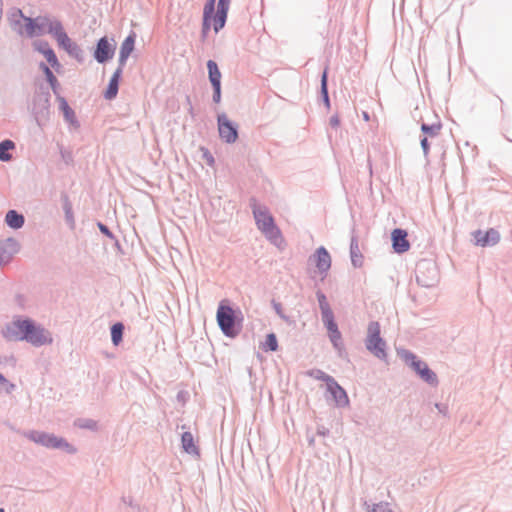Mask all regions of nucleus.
I'll use <instances>...</instances> for the list:
<instances>
[{"instance_id": "nucleus-1", "label": "nucleus", "mask_w": 512, "mask_h": 512, "mask_svg": "<svg viewBox=\"0 0 512 512\" xmlns=\"http://www.w3.org/2000/svg\"><path fill=\"white\" fill-rule=\"evenodd\" d=\"M2 335L7 340L25 341L34 347L51 345L53 337L43 325L28 316L16 315L6 324Z\"/></svg>"}, {"instance_id": "nucleus-2", "label": "nucleus", "mask_w": 512, "mask_h": 512, "mask_svg": "<svg viewBox=\"0 0 512 512\" xmlns=\"http://www.w3.org/2000/svg\"><path fill=\"white\" fill-rule=\"evenodd\" d=\"M244 316L238 306L229 299H222L218 303L216 322L222 334L230 339L236 338L242 331Z\"/></svg>"}, {"instance_id": "nucleus-3", "label": "nucleus", "mask_w": 512, "mask_h": 512, "mask_svg": "<svg viewBox=\"0 0 512 512\" xmlns=\"http://www.w3.org/2000/svg\"><path fill=\"white\" fill-rule=\"evenodd\" d=\"M249 207L258 230L271 244L279 247L284 242V238L268 207L261 205L255 197L249 199Z\"/></svg>"}, {"instance_id": "nucleus-4", "label": "nucleus", "mask_w": 512, "mask_h": 512, "mask_svg": "<svg viewBox=\"0 0 512 512\" xmlns=\"http://www.w3.org/2000/svg\"><path fill=\"white\" fill-rule=\"evenodd\" d=\"M396 353L420 380L431 387L438 386L439 379L436 372L416 353L403 347L396 348Z\"/></svg>"}, {"instance_id": "nucleus-5", "label": "nucleus", "mask_w": 512, "mask_h": 512, "mask_svg": "<svg viewBox=\"0 0 512 512\" xmlns=\"http://www.w3.org/2000/svg\"><path fill=\"white\" fill-rule=\"evenodd\" d=\"M31 115L40 129H44L50 122L51 94L44 84L39 85L32 96Z\"/></svg>"}, {"instance_id": "nucleus-6", "label": "nucleus", "mask_w": 512, "mask_h": 512, "mask_svg": "<svg viewBox=\"0 0 512 512\" xmlns=\"http://www.w3.org/2000/svg\"><path fill=\"white\" fill-rule=\"evenodd\" d=\"M23 436L47 449L62 450L70 455L77 453V448L73 444L69 443L66 438L54 433L42 430H29L25 431Z\"/></svg>"}, {"instance_id": "nucleus-7", "label": "nucleus", "mask_w": 512, "mask_h": 512, "mask_svg": "<svg viewBox=\"0 0 512 512\" xmlns=\"http://www.w3.org/2000/svg\"><path fill=\"white\" fill-rule=\"evenodd\" d=\"M62 22L57 18H51L49 15H38L36 17L28 16L25 19L21 37L25 36L29 39L50 34L55 36L54 29L60 27Z\"/></svg>"}, {"instance_id": "nucleus-8", "label": "nucleus", "mask_w": 512, "mask_h": 512, "mask_svg": "<svg viewBox=\"0 0 512 512\" xmlns=\"http://www.w3.org/2000/svg\"><path fill=\"white\" fill-rule=\"evenodd\" d=\"M366 349L379 360L387 361V343L381 336V326L378 321H370L365 338Z\"/></svg>"}, {"instance_id": "nucleus-9", "label": "nucleus", "mask_w": 512, "mask_h": 512, "mask_svg": "<svg viewBox=\"0 0 512 512\" xmlns=\"http://www.w3.org/2000/svg\"><path fill=\"white\" fill-rule=\"evenodd\" d=\"M416 282L424 288H432L437 285L440 273L437 263L433 259H420L415 268Z\"/></svg>"}, {"instance_id": "nucleus-10", "label": "nucleus", "mask_w": 512, "mask_h": 512, "mask_svg": "<svg viewBox=\"0 0 512 512\" xmlns=\"http://www.w3.org/2000/svg\"><path fill=\"white\" fill-rule=\"evenodd\" d=\"M116 49L117 42L114 37L104 35L96 40L94 46L91 48V54L98 64L105 65L114 58Z\"/></svg>"}, {"instance_id": "nucleus-11", "label": "nucleus", "mask_w": 512, "mask_h": 512, "mask_svg": "<svg viewBox=\"0 0 512 512\" xmlns=\"http://www.w3.org/2000/svg\"><path fill=\"white\" fill-rule=\"evenodd\" d=\"M54 33L55 36L53 38L56 40L59 49L65 51L71 58L82 64L85 61L84 51L69 37L63 24L57 27V29L55 28Z\"/></svg>"}, {"instance_id": "nucleus-12", "label": "nucleus", "mask_w": 512, "mask_h": 512, "mask_svg": "<svg viewBox=\"0 0 512 512\" xmlns=\"http://www.w3.org/2000/svg\"><path fill=\"white\" fill-rule=\"evenodd\" d=\"M218 134L221 141L226 144H234L239 138V125L228 118L226 113L217 115Z\"/></svg>"}, {"instance_id": "nucleus-13", "label": "nucleus", "mask_w": 512, "mask_h": 512, "mask_svg": "<svg viewBox=\"0 0 512 512\" xmlns=\"http://www.w3.org/2000/svg\"><path fill=\"white\" fill-rule=\"evenodd\" d=\"M316 298L318 301L319 309L321 311V320L326 328L327 332L335 330L338 327V324L335 320V316L333 310L331 309L327 297L325 293L321 290L316 291Z\"/></svg>"}, {"instance_id": "nucleus-14", "label": "nucleus", "mask_w": 512, "mask_h": 512, "mask_svg": "<svg viewBox=\"0 0 512 512\" xmlns=\"http://www.w3.org/2000/svg\"><path fill=\"white\" fill-rule=\"evenodd\" d=\"M325 398L327 401H333L337 408H346L350 405L347 391L335 379L326 386Z\"/></svg>"}, {"instance_id": "nucleus-15", "label": "nucleus", "mask_w": 512, "mask_h": 512, "mask_svg": "<svg viewBox=\"0 0 512 512\" xmlns=\"http://www.w3.org/2000/svg\"><path fill=\"white\" fill-rule=\"evenodd\" d=\"M309 261H312L317 268L322 279L326 278L332 265V258L329 251L324 246H319L315 249L312 255L309 257Z\"/></svg>"}, {"instance_id": "nucleus-16", "label": "nucleus", "mask_w": 512, "mask_h": 512, "mask_svg": "<svg viewBox=\"0 0 512 512\" xmlns=\"http://www.w3.org/2000/svg\"><path fill=\"white\" fill-rule=\"evenodd\" d=\"M472 235L474 244L480 247H492L500 241V233L495 228H489L485 231L478 229Z\"/></svg>"}, {"instance_id": "nucleus-17", "label": "nucleus", "mask_w": 512, "mask_h": 512, "mask_svg": "<svg viewBox=\"0 0 512 512\" xmlns=\"http://www.w3.org/2000/svg\"><path fill=\"white\" fill-rule=\"evenodd\" d=\"M225 25L226 23L222 20H218L214 15L203 11L200 31L201 41L204 42L207 39L212 29L214 30L215 34H218L225 27Z\"/></svg>"}, {"instance_id": "nucleus-18", "label": "nucleus", "mask_w": 512, "mask_h": 512, "mask_svg": "<svg viewBox=\"0 0 512 512\" xmlns=\"http://www.w3.org/2000/svg\"><path fill=\"white\" fill-rule=\"evenodd\" d=\"M20 248V243L14 237L0 240V267L10 263Z\"/></svg>"}, {"instance_id": "nucleus-19", "label": "nucleus", "mask_w": 512, "mask_h": 512, "mask_svg": "<svg viewBox=\"0 0 512 512\" xmlns=\"http://www.w3.org/2000/svg\"><path fill=\"white\" fill-rule=\"evenodd\" d=\"M392 249L397 254L407 252L411 245L408 240V232L403 228H395L391 232Z\"/></svg>"}, {"instance_id": "nucleus-20", "label": "nucleus", "mask_w": 512, "mask_h": 512, "mask_svg": "<svg viewBox=\"0 0 512 512\" xmlns=\"http://www.w3.org/2000/svg\"><path fill=\"white\" fill-rule=\"evenodd\" d=\"M58 102L59 112L62 114L64 121L70 126L71 129L77 130L81 124L78 120L74 109L69 105L67 99L62 96L56 99Z\"/></svg>"}, {"instance_id": "nucleus-21", "label": "nucleus", "mask_w": 512, "mask_h": 512, "mask_svg": "<svg viewBox=\"0 0 512 512\" xmlns=\"http://www.w3.org/2000/svg\"><path fill=\"white\" fill-rule=\"evenodd\" d=\"M329 66L326 65L320 75V88L318 101L323 103L327 110L331 109V99L329 95Z\"/></svg>"}, {"instance_id": "nucleus-22", "label": "nucleus", "mask_w": 512, "mask_h": 512, "mask_svg": "<svg viewBox=\"0 0 512 512\" xmlns=\"http://www.w3.org/2000/svg\"><path fill=\"white\" fill-rule=\"evenodd\" d=\"M122 78L123 73L120 72V70H114L108 81L106 88L102 92V96L105 100L111 101L117 97Z\"/></svg>"}, {"instance_id": "nucleus-23", "label": "nucleus", "mask_w": 512, "mask_h": 512, "mask_svg": "<svg viewBox=\"0 0 512 512\" xmlns=\"http://www.w3.org/2000/svg\"><path fill=\"white\" fill-rule=\"evenodd\" d=\"M27 18L28 16L18 7H11L7 12L9 25L19 36L22 34L25 19Z\"/></svg>"}, {"instance_id": "nucleus-24", "label": "nucleus", "mask_w": 512, "mask_h": 512, "mask_svg": "<svg viewBox=\"0 0 512 512\" xmlns=\"http://www.w3.org/2000/svg\"><path fill=\"white\" fill-rule=\"evenodd\" d=\"M39 70L43 73L48 84L47 87L52 90L56 99H58V97H62L60 94L61 85L53 70L43 61L39 63Z\"/></svg>"}, {"instance_id": "nucleus-25", "label": "nucleus", "mask_w": 512, "mask_h": 512, "mask_svg": "<svg viewBox=\"0 0 512 512\" xmlns=\"http://www.w3.org/2000/svg\"><path fill=\"white\" fill-rule=\"evenodd\" d=\"M181 449L186 454L200 456V448L196 445L194 436L190 431H184L181 434Z\"/></svg>"}, {"instance_id": "nucleus-26", "label": "nucleus", "mask_w": 512, "mask_h": 512, "mask_svg": "<svg viewBox=\"0 0 512 512\" xmlns=\"http://www.w3.org/2000/svg\"><path fill=\"white\" fill-rule=\"evenodd\" d=\"M350 259L354 268H360L363 265L364 256L360 251L358 237L352 234L350 239Z\"/></svg>"}, {"instance_id": "nucleus-27", "label": "nucleus", "mask_w": 512, "mask_h": 512, "mask_svg": "<svg viewBox=\"0 0 512 512\" xmlns=\"http://www.w3.org/2000/svg\"><path fill=\"white\" fill-rule=\"evenodd\" d=\"M4 222L9 228L19 230L25 224V217L21 212L15 209H10L5 215Z\"/></svg>"}, {"instance_id": "nucleus-28", "label": "nucleus", "mask_w": 512, "mask_h": 512, "mask_svg": "<svg viewBox=\"0 0 512 512\" xmlns=\"http://www.w3.org/2000/svg\"><path fill=\"white\" fill-rule=\"evenodd\" d=\"M61 202L64 211L65 222L69 226V228L73 230L75 228L73 207L69 199V196L65 192L61 193Z\"/></svg>"}, {"instance_id": "nucleus-29", "label": "nucleus", "mask_w": 512, "mask_h": 512, "mask_svg": "<svg viewBox=\"0 0 512 512\" xmlns=\"http://www.w3.org/2000/svg\"><path fill=\"white\" fill-rule=\"evenodd\" d=\"M109 329L112 345L118 347L123 342L125 325L122 321H116Z\"/></svg>"}, {"instance_id": "nucleus-30", "label": "nucleus", "mask_w": 512, "mask_h": 512, "mask_svg": "<svg viewBox=\"0 0 512 512\" xmlns=\"http://www.w3.org/2000/svg\"><path fill=\"white\" fill-rule=\"evenodd\" d=\"M208 79L211 86L221 85L222 74L216 61L209 59L206 62Z\"/></svg>"}, {"instance_id": "nucleus-31", "label": "nucleus", "mask_w": 512, "mask_h": 512, "mask_svg": "<svg viewBox=\"0 0 512 512\" xmlns=\"http://www.w3.org/2000/svg\"><path fill=\"white\" fill-rule=\"evenodd\" d=\"M442 127L443 124L440 120L431 124L422 122L420 125L421 135L433 139L440 134Z\"/></svg>"}, {"instance_id": "nucleus-32", "label": "nucleus", "mask_w": 512, "mask_h": 512, "mask_svg": "<svg viewBox=\"0 0 512 512\" xmlns=\"http://www.w3.org/2000/svg\"><path fill=\"white\" fill-rule=\"evenodd\" d=\"M230 2L231 0H218L217 6H214V9L210 14L214 15L218 20H222L227 23Z\"/></svg>"}, {"instance_id": "nucleus-33", "label": "nucleus", "mask_w": 512, "mask_h": 512, "mask_svg": "<svg viewBox=\"0 0 512 512\" xmlns=\"http://www.w3.org/2000/svg\"><path fill=\"white\" fill-rule=\"evenodd\" d=\"M136 38V32L134 30H130L129 34L124 38L120 45L119 53L131 56L135 50Z\"/></svg>"}, {"instance_id": "nucleus-34", "label": "nucleus", "mask_w": 512, "mask_h": 512, "mask_svg": "<svg viewBox=\"0 0 512 512\" xmlns=\"http://www.w3.org/2000/svg\"><path fill=\"white\" fill-rule=\"evenodd\" d=\"M260 348L263 352H276L279 349L277 335L274 332L267 333L265 339L260 343Z\"/></svg>"}, {"instance_id": "nucleus-35", "label": "nucleus", "mask_w": 512, "mask_h": 512, "mask_svg": "<svg viewBox=\"0 0 512 512\" xmlns=\"http://www.w3.org/2000/svg\"><path fill=\"white\" fill-rule=\"evenodd\" d=\"M16 148V144L11 139H4L0 141V161L9 162L12 160L13 155L9 152Z\"/></svg>"}, {"instance_id": "nucleus-36", "label": "nucleus", "mask_w": 512, "mask_h": 512, "mask_svg": "<svg viewBox=\"0 0 512 512\" xmlns=\"http://www.w3.org/2000/svg\"><path fill=\"white\" fill-rule=\"evenodd\" d=\"M365 508V512H393L390 508V504L385 501H380L379 503H371L368 500H363L362 503Z\"/></svg>"}, {"instance_id": "nucleus-37", "label": "nucleus", "mask_w": 512, "mask_h": 512, "mask_svg": "<svg viewBox=\"0 0 512 512\" xmlns=\"http://www.w3.org/2000/svg\"><path fill=\"white\" fill-rule=\"evenodd\" d=\"M32 46L34 51L43 55L45 59L54 52V49L47 40H35L33 41Z\"/></svg>"}, {"instance_id": "nucleus-38", "label": "nucleus", "mask_w": 512, "mask_h": 512, "mask_svg": "<svg viewBox=\"0 0 512 512\" xmlns=\"http://www.w3.org/2000/svg\"><path fill=\"white\" fill-rule=\"evenodd\" d=\"M309 377H312L318 381H322L326 386L332 382L335 378L321 369H310L306 372Z\"/></svg>"}, {"instance_id": "nucleus-39", "label": "nucleus", "mask_w": 512, "mask_h": 512, "mask_svg": "<svg viewBox=\"0 0 512 512\" xmlns=\"http://www.w3.org/2000/svg\"><path fill=\"white\" fill-rule=\"evenodd\" d=\"M46 61V64L53 70V72L55 71L58 74L63 73V66L60 63L55 51L52 52V54L49 55L48 58H46Z\"/></svg>"}, {"instance_id": "nucleus-40", "label": "nucleus", "mask_w": 512, "mask_h": 512, "mask_svg": "<svg viewBox=\"0 0 512 512\" xmlns=\"http://www.w3.org/2000/svg\"><path fill=\"white\" fill-rule=\"evenodd\" d=\"M271 305H272V308L274 309L275 313L283 320L285 321L286 323L288 324H292L294 323L293 320H291V318L285 314L284 310H283V307H282V304L278 301H276L275 299H272L271 300Z\"/></svg>"}, {"instance_id": "nucleus-41", "label": "nucleus", "mask_w": 512, "mask_h": 512, "mask_svg": "<svg viewBox=\"0 0 512 512\" xmlns=\"http://www.w3.org/2000/svg\"><path fill=\"white\" fill-rule=\"evenodd\" d=\"M59 152L61 159L64 161V163L67 166H73L74 165V155L73 152L69 149H66L63 145L58 144Z\"/></svg>"}, {"instance_id": "nucleus-42", "label": "nucleus", "mask_w": 512, "mask_h": 512, "mask_svg": "<svg viewBox=\"0 0 512 512\" xmlns=\"http://www.w3.org/2000/svg\"><path fill=\"white\" fill-rule=\"evenodd\" d=\"M200 151L202 153V159L209 167L215 166V158L207 147L201 146Z\"/></svg>"}, {"instance_id": "nucleus-43", "label": "nucleus", "mask_w": 512, "mask_h": 512, "mask_svg": "<svg viewBox=\"0 0 512 512\" xmlns=\"http://www.w3.org/2000/svg\"><path fill=\"white\" fill-rule=\"evenodd\" d=\"M327 336H328L332 346H337V344H340L341 342H343L342 333L339 330V328L332 330L330 332H327Z\"/></svg>"}, {"instance_id": "nucleus-44", "label": "nucleus", "mask_w": 512, "mask_h": 512, "mask_svg": "<svg viewBox=\"0 0 512 512\" xmlns=\"http://www.w3.org/2000/svg\"><path fill=\"white\" fill-rule=\"evenodd\" d=\"M96 226L98 227L100 233L109 239H115V234L111 231V229L104 224L102 221H97Z\"/></svg>"}, {"instance_id": "nucleus-45", "label": "nucleus", "mask_w": 512, "mask_h": 512, "mask_svg": "<svg viewBox=\"0 0 512 512\" xmlns=\"http://www.w3.org/2000/svg\"><path fill=\"white\" fill-rule=\"evenodd\" d=\"M80 428L96 431L98 429V422L93 419H83L79 424Z\"/></svg>"}, {"instance_id": "nucleus-46", "label": "nucleus", "mask_w": 512, "mask_h": 512, "mask_svg": "<svg viewBox=\"0 0 512 512\" xmlns=\"http://www.w3.org/2000/svg\"><path fill=\"white\" fill-rule=\"evenodd\" d=\"M420 146L423 151V155L426 159L429 157L431 144L429 142V138L425 136H420Z\"/></svg>"}, {"instance_id": "nucleus-47", "label": "nucleus", "mask_w": 512, "mask_h": 512, "mask_svg": "<svg viewBox=\"0 0 512 512\" xmlns=\"http://www.w3.org/2000/svg\"><path fill=\"white\" fill-rule=\"evenodd\" d=\"M212 87V101L215 104H219L222 99V85L211 86Z\"/></svg>"}, {"instance_id": "nucleus-48", "label": "nucleus", "mask_w": 512, "mask_h": 512, "mask_svg": "<svg viewBox=\"0 0 512 512\" xmlns=\"http://www.w3.org/2000/svg\"><path fill=\"white\" fill-rule=\"evenodd\" d=\"M129 57H130V55H125V54L119 53L118 54V66L115 70H120V72L123 73Z\"/></svg>"}, {"instance_id": "nucleus-49", "label": "nucleus", "mask_w": 512, "mask_h": 512, "mask_svg": "<svg viewBox=\"0 0 512 512\" xmlns=\"http://www.w3.org/2000/svg\"><path fill=\"white\" fill-rule=\"evenodd\" d=\"M333 348L336 350L338 356L342 359L348 358V353L346 351L344 342H341L340 344H337V346H333Z\"/></svg>"}, {"instance_id": "nucleus-50", "label": "nucleus", "mask_w": 512, "mask_h": 512, "mask_svg": "<svg viewBox=\"0 0 512 512\" xmlns=\"http://www.w3.org/2000/svg\"><path fill=\"white\" fill-rule=\"evenodd\" d=\"M3 386H9L6 388V391L9 393L11 390L15 388V385L12 384L1 372H0V388Z\"/></svg>"}, {"instance_id": "nucleus-51", "label": "nucleus", "mask_w": 512, "mask_h": 512, "mask_svg": "<svg viewBox=\"0 0 512 512\" xmlns=\"http://www.w3.org/2000/svg\"><path fill=\"white\" fill-rule=\"evenodd\" d=\"M341 124L340 116L338 113L333 114L329 119V125L333 129H337Z\"/></svg>"}, {"instance_id": "nucleus-52", "label": "nucleus", "mask_w": 512, "mask_h": 512, "mask_svg": "<svg viewBox=\"0 0 512 512\" xmlns=\"http://www.w3.org/2000/svg\"><path fill=\"white\" fill-rule=\"evenodd\" d=\"M189 398V394L187 391H184V390H180L178 393H177V396H176V399L178 402H181L183 404L186 403V401L188 400Z\"/></svg>"}, {"instance_id": "nucleus-53", "label": "nucleus", "mask_w": 512, "mask_h": 512, "mask_svg": "<svg viewBox=\"0 0 512 512\" xmlns=\"http://www.w3.org/2000/svg\"><path fill=\"white\" fill-rule=\"evenodd\" d=\"M216 5V0H206L203 11L211 13Z\"/></svg>"}, {"instance_id": "nucleus-54", "label": "nucleus", "mask_w": 512, "mask_h": 512, "mask_svg": "<svg viewBox=\"0 0 512 512\" xmlns=\"http://www.w3.org/2000/svg\"><path fill=\"white\" fill-rule=\"evenodd\" d=\"M316 434L318 436H322V437H326L330 434V431L328 428H326L325 426L323 425H318L317 426V431H316Z\"/></svg>"}, {"instance_id": "nucleus-55", "label": "nucleus", "mask_w": 512, "mask_h": 512, "mask_svg": "<svg viewBox=\"0 0 512 512\" xmlns=\"http://www.w3.org/2000/svg\"><path fill=\"white\" fill-rule=\"evenodd\" d=\"M435 408L439 411V413L443 414L444 416L448 413V406L443 403H435Z\"/></svg>"}, {"instance_id": "nucleus-56", "label": "nucleus", "mask_w": 512, "mask_h": 512, "mask_svg": "<svg viewBox=\"0 0 512 512\" xmlns=\"http://www.w3.org/2000/svg\"><path fill=\"white\" fill-rule=\"evenodd\" d=\"M15 301L18 306H20L21 308H24L26 298L23 294H20V293L16 294Z\"/></svg>"}, {"instance_id": "nucleus-57", "label": "nucleus", "mask_w": 512, "mask_h": 512, "mask_svg": "<svg viewBox=\"0 0 512 512\" xmlns=\"http://www.w3.org/2000/svg\"><path fill=\"white\" fill-rule=\"evenodd\" d=\"M307 441H308V445L310 447L314 446L315 445V437L312 435V436H308L307 437Z\"/></svg>"}, {"instance_id": "nucleus-58", "label": "nucleus", "mask_w": 512, "mask_h": 512, "mask_svg": "<svg viewBox=\"0 0 512 512\" xmlns=\"http://www.w3.org/2000/svg\"><path fill=\"white\" fill-rule=\"evenodd\" d=\"M362 118L364 121L368 122L370 121V114L367 111H362Z\"/></svg>"}, {"instance_id": "nucleus-59", "label": "nucleus", "mask_w": 512, "mask_h": 512, "mask_svg": "<svg viewBox=\"0 0 512 512\" xmlns=\"http://www.w3.org/2000/svg\"><path fill=\"white\" fill-rule=\"evenodd\" d=\"M113 240H114V246H115L119 251H121V250H122V248H121V244H120L119 240H118L116 237H115V239H113Z\"/></svg>"}, {"instance_id": "nucleus-60", "label": "nucleus", "mask_w": 512, "mask_h": 512, "mask_svg": "<svg viewBox=\"0 0 512 512\" xmlns=\"http://www.w3.org/2000/svg\"><path fill=\"white\" fill-rule=\"evenodd\" d=\"M188 113L190 114V116L192 118L195 117V112H194V108H193V105H190V107L188 108Z\"/></svg>"}, {"instance_id": "nucleus-61", "label": "nucleus", "mask_w": 512, "mask_h": 512, "mask_svg": "<svg viewBox=\"0 0 512 512\" xmlns=\"http://www.w3.org/2000/svg\"><path fill=\"white\" fill-rule=\"evenodd\" d=\"M186 103L188 104L189 107L190 105H192L191 98L189 95L186 96Z\"/></svg>"}, {"instance_id": "nucleus-62", "label": "nucleus", "mask_w": 512, "mask_h": 512, "mask_svg": "<svg viewBox=\"0 0 512 512\" xmlns=\"http://www.w3.org/2000/svg\"><path fill=\"white\" fill-rule=\"evenodd\" d=\"M368 167H369L370 173H372V163H371L370 158H368Z\"/></svg>"}, {"instance_id": "nucleus-63", "label": "nucleus", "mask_w": 512, "mask_h": 512, "mask_svg": "<svg viewBox=\"0 0 512 512\" xmlns=\"http://www.w3.org/2000/svg\"><path fill=\"white\" fill-rule=\"evenodd\" d=\"M126 503H128L131 506L132 505V499L126 500Z\"/></svg>"}, {"instance_id": "nucleus-64", "label": "nucleus", "mask_w": 512, "mask_h": 512, "mask_svg": "<svg viewBox=\"0 0 512 512\" xmlns=\"http://www.w3.org/2000/svg\"><path fill=\"white\" fill-rule=\"evenodd\" d=\"M126 503H128L131 506L132 505V499L126 500Z\"/></svg>"}]
</instances>
